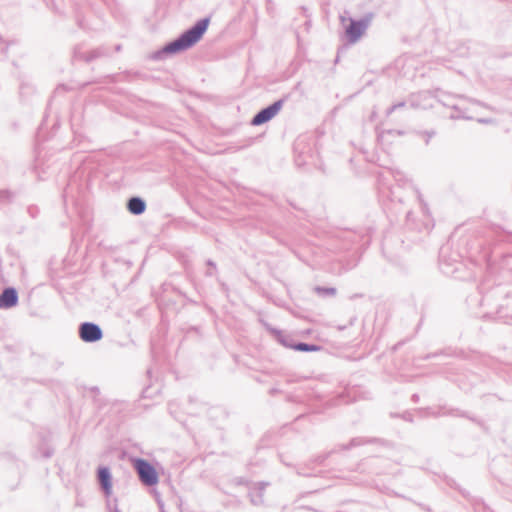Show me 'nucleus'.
<instances>
[{
    "label": "nucleus",
    "mask_w": 512,
    "mask_h": 512,
    "mask_svg": "<svg viewBox=\"0 0 512 512\" xmlns=\"http://www.w3.org/2000/svg\"><path fill=\"white\" fill-rule=\"evenodd\" d=\"M209 23V17L199 19L176 39L166 43L161 49L153 52L150 58L155 61H160L164 60L169 55L188 50L202 39L208 29Z\"/></svg>",
    "instance_id": "f257e3e1"
},
{
    "label": "nucleus",
    "mask_w": 512,
    "mask_h": 512,
    "mask_svg": "<svg viewBox=\"0 0 512 512\" xmlns=\"http://www.w3.org/2000/svg\"><path fill=\"white\" fill-rule=\"evenodd\" d=\"M413 192L419 200L421 216L420 220H417L412 211L406 212V227L410 230H417L419 232H429L433 226V219L430 216L427 205L423 202L421 195L417 189L413 188Z\"/></svg>",
    "instance_id": "f03ea898"
},
{
    "label": "nucleus",
    "mask_w": 512,
    "mask_h": 512,
    "mask_svg": "<svg viewBox=\"0 0 512 512\" xmlns=\"http://www.w3.org/2000/svg\"><path fill=\"white\" fill-rule=\"evenodd\" d=\"M133 467L143 485L151 487L158 484V472L148 460L144 458H135L133 461Z\"/></svg>",
    "instance_id": "7ed1b4c3"
},
{
    "label": "nucleus",
    "mask_w": 512,
    "mask_h": 512,
    "mask_svg": "<svg viewBox=\"0 0 512 512\" xmlns=\"http://www.w3.org/2000/svg\"><path fill=\"white\" fill-rule=\"evenodd\" d=\"M373 13H367L360 19L349 18V24L345 27V36L349 43H356L370 26Z\"/></svg>",
    "instance_id": "20e7f679"
},
{
    "label": "nucleus",
    "mask_w": 512,
    "mask_h": 512,
    "mask_svg": "<svg viewBox=\"0 0 512 512\" xmlns=\"http://www.w3.org/2000/svg\"><path fill=\"white\" fill-rule=\"evenodd\" d=\"M462 99V96L460 95H453L444 91H441L440 89H435V101H438L443 106L451 108L455 111V113H452L450 115V118L452 119H460L465 118L469 119L470 117L466 116V111L463 109L458 101Z\"/></svg>",
    "instance_id": "39448f33"
},
{
    "label": "nucleus",
    "mask_w": 512,
    "mask_h": 512,
    "mask_svg": "<svg viewBox=\"0 0 512 512\" xmlns=\"http://www.w3.org/2000/svg\"><path fill=\"white\" fill-rule=\"evenodd\" d=\"M286 98H281L274 101L272 104L259 110L251 119V125L260 126L272 120L282 109Z\"/></svg>",
    "instance_id": "423d86ee"
},
{
    "label": "nucleus",
    "mask_w": 512,
    "mask_h": 512,
    "mask_svg": "<svg viewBox=\"0 0 512 512\" xmlns=\"http://www.w3.org/2000/svg\"><path fill=\"white\" fill-rule=\"evenodd\" d=\"M435 90H424L408 96L409 107L413 109H428L434 106Z\"/></svg>",
    "instance_id": "0eeeda50"
},
{
    "label": "nucleus",
    "mask_w": 512,
    "mask_h": 512,
    "mask_svg": "<svg viewBox=\"0 0 512 512\" xmlns=\"http://www.w3.org/2000/svg\"><path fill=\"white\" fill-rule=\"evenodd\" d=\"M78 334L85 343H95L103 338L101 327L94 322H83L79 325Z\"/></svg>",
    "instance_id": "6e6552de"
},
{
    "label": "nucleus",
    "mask_w": 512,
    "mask_h": 512,
    "mask_svg": "<svg viewBox=\"0 0 512 512\" xmlns=\"http://www.w3.org/2000/svg\"><path fill=\"white\" fill-rule=\"evenodd\" d=\"M108 56H110V52L106 46H101V47L92 49L89 52H85L82 50L81 45H77L73 50V59L81 60L86 63H90L96 59L108 57Z\"/></svg>",
    "instance_id": "1a4fd4ad"
},
{
    "label": "nucleus",
    "mask_w": 512,
    "mask_h": 512,
    "mask_svg": "<svg viewBox=\"0 0 512 512\" xmlns=\"http://www.w3.org/2000/svg\"><path fill=\"white\" fill-rule=\"evenodd\" d=\"M97 480L105 496L112 493V474L107 466H100L97 470Z\"/></svg>",
    "instance_id": "9d476101"
},
{
    "label": "nucleus",
    "mask_w": 512,
    "mask_h": 512,
    "mask_svg": "<svg viewBox=\"0 0 512 512\" xmlns=\"http://www.w3.org/2000/svg\"><path fill=\"white\" fill-rule=\"evenodd\" d=\"M18 292L14 287H6L0 293V309H10L18 304Z\"/></svg>",
    "instance_id": "9b49d317"
},
{
    "label": "nucleus",
    "mask_w": 512,
    "mask_h": 512,
    "mask_svg": "<svg viewBox=\"0 0 512 512\" xmlns=\"http://www.w3.org/2000/svg\"><path fill=\"white\" fill-rule=\"evenodd\" d=\"M389 174L394 178V180L396 181L397 183V186L396 187H393V188H389V195L388 197H390L391 201L394 202L396 199L398 200V202H402V199L400 197H397L396 195V189L400 188V187H403L405 186L409 181L408 179L405 177L404 173L401 172L399 169H396V168H389L388 170Z\"/></svg>",
    "instance_id": "f8f14e48"
},
{
    "label": "nucleus",
    "mask_w": 512,
    "mask_h": 512,
    "mask_svg": "<svg viewBox=\"0 0 512 512\" xmlns=\"http://www.w3.org/2000/svg\"><path fill=\"white\" fill-rule=\"evenodd\" d=\"M127 210L133 215H141L146 210V202L139 196H132L128 199L126 204Z\"/></svg>",
    "instance_id": "ddd939ff"
},
{
    "label": "nucleus",
    "mask_w": 512,
    "mask_h": 512,
    "mask_svg": "<svg viewBox=\"0 0 512 512\" xmlns=\"http://www.w3.org/2000/svg\"><path fill=\"white\" fill-rule=\"evenodd\" d=\"M292 349L300 352H315L321 350V346L313 343L297 341V343H294V346H292Z\"/></svg>",
    "instance_id": "4468645a"
},
{
    "label": "nucleus",
    "mask_w": 512,
    "mask_h": 512,
    "mask_svg": "<svg viewBox=\"0 0 512 512\" xmlns=\"http://www.w3.org/2000/svg\"><path fill=\"white\" fill-rule=\"evenodd\" d=\"M314 291L317 295L321 297H329V296H335L337 293L336 288L334 287H324V286H316L314 288Z\"/></svg>",
    "instance_id": "2eb2a0df"
},
{
    "label": "nucleus",
    "mask_w": 512,
    "mask_h": 512,
    "mask_svg": "<svg viewBox=\"0 0 512 512\" xmlns=\"http://www.w3.org/2000/svg\"><path fill=\"white\" fill-rule=\"evenodd\" d=\"M437 415H440V413H438ZM441 415H451V416H457V417H465V418H468L469 420H471L473 422H477L478 423V421L474 417L469 416L466 412L460 411L459 409L445 410V411H443L441 413Z\"/></svg>",
    "instance_id": "dca6fc26"
},
{
    "label": "nucleus",
    "mask_w": 512,
    "mask_h": 512,
    "mask_svg": "<svg viewBox=\"0 0 512 512\" xmlns=\"http://www.w3.org/2000/svg\"><path fill=\"white\" fill-rule=\"evenodd\" d=\"M277 332V339L278 341L285 347L291 348L294 346V343H297L294 339H292L290 336L282 334L280 331Z\"/></svg>",
    "instance_id": "f3484780"
},
{
    "label": "nucleus",
    "mask_w": 512,
    "mask_h": 512,
    "mask_svg": "<svg viewBox=\"0 0 512 512\" xmlns=\"http://www.w3.org/2000/svg\"><path fill=\"white\" fill-rule=\"evenodd\" d=\"M371 442H372L371 439L356 437V438L351 439V441L347 445L343 446V449H350L352 447L364 445V444L371 443Z\"/></svg>",
    "instance_id": "a211bd4d"
},
{
    "label": "nucleus",
    "mask_w": 512,
    "mask_h": 512,
    "mask_svg": "<svg viewBox=\"0 0 512 512\" xmlns=\"http://www.w3.org/2000/svg\"><path fill=\"white\" fill-rule=\"evenodd\" d=\"M14 197V194L7 189L0 190V205L9 204Z\"/></svg>",
    "instance_id": "6ab92c4d"
},
{
    "label": "nucleus",
    "mask_w": 512,
    "mask_h": 512,
    "mask_svg": "<svg viewBox=\"0 0 512 512\" xmlns=\"http://www.w3.org/2000/svg\"><path fill=\"white\" fill-rule=\"evenodd\" d=\"M496 240L499 243H512V235L506 231H498Z\"/></svg>",
    "instance_id": "aec40b11"
},
{
    "label": "nucleus",
    "mask_w": 512,
    "mask_h": 512,
    "mask_svg": "<svg viewBox=\"0 0 512 512\" xmlns=\"http://www.w3.org/2000/svg\"><path fill=\"white\" fill-rule=\"evenodd\" d=\"M206 265H207V267H208V268H207V270H206V272H205V275H206L207 277H213V276H215V275L217 274V266H216V263H215L213 260L208 259V260L206 261Z\"/></svg>",
    "instance_id": "412c9836"
},
{
    "label": "nucleus",
    "mask_w": 512,
    "mask_h": 512,
    "mask_svg": "<svg viewBox=\"0 0 512 512\" xmlns=\"http://www.w3.org/2000/svg\"><path fill=\"white\" fill-rule=\"evenodd\" d=\"M409 106L408 104V99L406 101H400V102H397L395 104H393L391 107H389L386 111V115L389 116L391 115L394 111L400 109V108H403V107H406V106Z\"/></svg>",
    "instance_id": "4be33fe9"
},
{
    "label": "nucleus",
    "mask_w": 512,
    "mask_h": 512,
    "mask_svg": "<svg viewBox=\"0 0 512 512\" xmlns=\"http://www.w3.org/2000/svg\"><path fill=\"white\" fill-rule=\"evenodd\" d=\"M27 212L32 218H36L39 214V208L37 206L31 205L27 208Z\"/></svg>",
    "instance_id": "5701e85b"
},
{
    "label": "nucleus",
    "mask_w": 512,
    "mask_h": 512,
    "mask_svg": "<svg viewBox=\"0 0 512 512\" xmlns=\"http://www.w3.org/2000/svg\"><path fill=\"white\" fill-rule=\"evenodd\" d=\"M54 451L50 448H45L42 450V455L44 458H50L53 455Z\"/></svg>",
    "instance_id": "b1692460"
},
{
    "label": "nucleus",
    "mask_w": 512,
    "mask_h": 512,
    "mask_svg": "<svg viewBox=\"0 0 512 512\" xmlns=\"http://www.w3.org/2000/svg\"><path fill=\"white\" fill-rule=\"evenodd\" d=\"M386 133L390 134V135H403L404 134L403 131L395 130V129L387 130Z\"/></svg>",
    "instance_id": "393cba45"
},
{
    "label": "nucleus",
    "mask_w": 512,
    "mask_h": 512,
    "mask_svg": "<svg viewBox=\"0 0 512 512\" xmlns=\"http://www.w3.org/2000/svg\"><path fill=\"white\" fill-rule=\"evenodd\" d=\"M341 403H348V400H346L345 396L340 395L337 400H335V405L341 404Z\"/></svg>",
    "instance_id": "a878e982"
},
{
    "label": "nucleus",
    "mask_w": 512,
    "mask_h": 512,
    "mask_svg": "<svg viewBox=\"0 0 512 512\" xmlns=\"http://www.w3.org/2000/svg\"><path fill=\"white\" fill-rule=\"evenodd\" d=\"M444 353H445L444 351H441V352H439V353H432V354H428V355H426V356L424 357V359H426V360H427V359H430V358L436 357V356H437V355H439V354H444Z\"/></svg>",
    "instance_id": "bb28decb"
},
{
    "label": "nucleus",
    "mask_w": 512,
    "mask_h": 512,
    "mask_svg": "<svg viewBox=\"0 0 512 512\" xmlns=\"http://www.w3.org/2000/svg\"><path fill=\"white\" fill-rule=\"evenodd\" d=\"M411 399H412L413 402L416 403V402L419 401V395L418 394H413Z\"/></svg>",
    "instance_id": "cd10ccee"
},
{
    "label": "nucleus",
    "mask_w": 512,
    "mask_h": 512,
    "mask_svg": "<svg viewBox=\"0 0 512 512\" xmlns=\"http://www.w3.org/2000/svg\"><path fill=\"white\" fill-rule=\"evenodd\" d=\"M122 46L120 44L115 45L114 49L116 52L121 51Z\"/></svg>",
    "instance_id": "c85d7f7f"
},
{
    "label": "nucleus",
    "mask_w": 512,
    "mask_h": 512,
    "mask_svg": "<svg viewBox=\"0 0 512 512\" xmlns=\"http://www.w3.org/2000/svg\"><path fill=\"white\" fill-rule=\"evenodd\" d=\"M93 392H98V388L97 387H94L92 388Z\"/></svg>",
    "instance_id": "c756f323"
},
{
    "label": "nucleus",
    "mask_w": 512,
    "mask_h": 512,
    "mask_svg": "<svg viewBox=\"0 0 512 512\" xmlns=\"http://www.w3.org/2000/svg\"><path fill=\"white\" fill-rule=\"evenodd\" d=\"M113 512H121L118 508H115Z\"/></svg>",
    "instance_id": "7c9ffc66"
},
{
    "label": "nucleus",
    "mask_w": 512,
    "mask_h": 512,
    "mask_svg": "<svg viewBox=\"0 0 512 512\" xmlns=\"http://www.w3.org/2000/svg\"><path fill=\"white\" fill-rule=\"evenodd\" d=\"M162 512H165V511H162Z\"/></svg>",
    "instance_id": "2f4dec72"
}]
</instances>
